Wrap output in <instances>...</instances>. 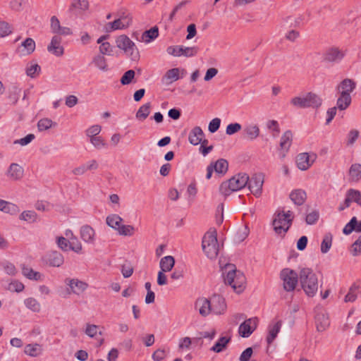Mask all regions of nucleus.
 I'll use <instances>...</instances> for the list:
<instances>
[{"label": "nucleus", "mask_w": 361, "mask_h": 361, "mask_svg": "<svg viewBox=\"0 0 361 361\" xmlns=\"http://www.w3.org/2000/svg\"><path fill=\"white\" fill-rule=\"evenodd\" d=\"M195 307L199 310L200 314L205 317L212 311L211 301L204 298H199L195 302Z\"/></svg>", "instance_id": "nucleus-22"}, {"label": "nucleus", "mask_w": 361, "mask_h": 361, "mask_svg": "<svg viewBox=\"0 0 361 361\" xmlns=\"http://www.w3.org/2000/svg\"><path fill=\"white\" fill-rule=\"evenodd\" d=\"M132 23V17L129 14L123 13L113 22L108 23L106 26L107 32H112L117 30H123L128 27Z\"/></svg>", "instance_id": "nucleus-8"}, {"label": "nucleus", "mask_w": 361, "mask_h": 361, "mask_svg": "<svg viewBox=\"0 0 361 361\" xmlns=\"http://www.w3.org/2000/svg\"><path fill=\"white\" fill-rule=\"evenodd\" d=\"M135 77V71L129 70L126 71L121 78V83L123 85L130 84Z\"/></svg>", "instance_id": "nucleus-56"}, {"label": "nucleus", "mask_w": 361, "mask_h": 361, "mask_svg": "<svg viewBox=\"0 0 361 361\" xmlns=\"http://www.w3.org/2000/svg\"><path fill=\"white\" fill-rule=\"evenodd\" d=\"M293 134L290 130H286L281 137L280 150L282 153V157H284L286 153L289 150L292 144Z\"/></svg>", "instance_id": "nucleus-21"}, {"label": "nucleus", "mask_w": 361, "mask_h": 361, "mask_svg": "<svg viewBox=\"0 0 361 361\" xmlns=\"http://www.w3.org/2000/svg\"><path fill=\"white\" fill-rule=\"evenodd\" d=\"M41 71L40 66L37 63L30 64L26 68V74L27 76L34 78Z\"/></svg>", "instance_id": "nucleus-51"}, {"label": "nucleus", "mask_w": 361, "mask_h": 361, "mask_svg": "<svg viewBox=\"0 0 361 361\" xmlns=\"http://www.w3.org/2000/svg\"><path fill=\"white\" fill-rule=\"evenodd\" d=\"M91 63L103 72H106L109 70L106 59L104 56L102 54L95 55L92 58Z\"/></svg>", "instance_id": "nucleus-29"}, {"label": "nucleus", "mask_w": 361, "mask_h": 361, "mask_svg": "<svg viewBox=\"0 0 361 361\" xmlns=\"http://www.w3.org/2000/svg\"><path fill=\"white\" fill-rule=\"evenodd\" d=\"M267 128L273 131V136L276 137L280 133V128L278 122L275 120H270L267 123Z\"/></svg>", "instance_id": "nucleus-55"}, {"label": "nucleus", "mask_w": 361, "mask_h": 361, "mask_svg": "<svg viewBox=\"0 0 361 361\" xmlns=\"http://www.w3.org/2000/svg\"><path fill=\"white\" fill-rule=\"evenodd\" d=\"M47 263L54 267H59L64 262V258L58 251H51L46 256Z\"/></svg>", "instance_id": "nucleus-18"}, {"label": "nucleus", "mask_w": 361, "mask_h": 361, "mask_svg": "<svg viewBox=\"0 0 361 361\" xmlns=\"http://www.w3.org/2000/svg\"><path fill=\"white\" fill-rule=\"evenodd\" d=\"M80 238L87 243H94L95 232L89 225H84L80 228Z\"/></svg>", "instance_id": "nucleus-27"}, {"label": "nucleus", "mask_w": 361, "mask_h": 361, "mask_svg": "<svg viewBox=\"0 0 361 361\" xmlns=\"http://www.w3.org/2000/svg\"><path fill=\"white\" fill-rule=\"evenodd\" d=\"M356 224V217L353 216L350 221L344 226L343 233L345 235H350L353 231H355Z\"/></svg>", "instance_id": "nucleus-60"}, {"label": "nucleus", "mask_w": 361, "mask_h": 361, "mask_svg": "<svg viewBox=\"0 0 361 361\" xmlns=\"http://www.w3.org/2000/svg\"><path fill=\"white\" fill-rule=\"evenodd\" d=\"M257 317H252L244 321L238 328V333L243 338L249 337L257 326Z\"/></svg>", "instance_id": "nucleus-9"}, {"label": "nucleus", "mask_w": 361, "mask_h": 361, "mask_svg": "<svg viewBox=\"0 0 361 361\" xmlns=\"http://www.w3.org/2000/svg\"><path fill=\"white\" fill-rule=\"evenodd\" d=\"M315 159V155H313ZM310 156L307 153H300L296 157V164L299 169L305 171L312 164L314 159L310 160Z\"/></svg>", "instance_id": "nucleus-19"}, {"label": "nucleus", "mask_w": 361, "mask_h": 361, "mask_svg": "<svg viewBox=\"0 0 361 361\" xmlns=\"http://www.w3.org/2000/svg\"><path fill=\"white\" fill-rule=\"evenodd\" d=\"M56 243L58 247L63 251H68L70 250L69 247L71 245V240H67L64 237H58L56 239Z\"/></svg>", "instance_id": "nucleus-58"}, {"label": "nucleus", "mask_w": 361, "mask_h": 361, "mask_svg": "<svg viewBox=\"0 0 361 361\" xmlns=\"http://www.w3.org/2000/svg\"><path fill=\"white\" fill-rule=\"evenodd\" d=\"M43 352L42 345L38 343L27 344L25 346L24 353L32 357L40 355Z\"/></svg>", "instance_id": "nucleus-30"}, {"label": "nucleus", "mask_w": 361, "mask_h": 361, "mask_svg": "<svg viewBox=\"0 0 361 361\" xmlns=\"http://www.w3.org/2000/svg\"><path fill=\"white\" fill-rule=\"evenodd\" d=\"M11 33L9 24L4 21H0V37H4Z\"/></svg>", "instance_id": "nucleus-62"}, {"label": "nucleus", "mask_w": 361, "mask_h": 361, "mask_svg": "<svg viewBox=\"0 0 361 361\" xmlns=\"http://www.w3.org/2000/svg\"><path fill=\"white\" fill-rule=\"evenodd\" d=\"M24 175L23 168L16 163H12L9 165L7 171H6V176L8 180L11 181L20 180Z\"/></svg>", "instance_id": "nucleus-12"}, {"label": "nucleus", "mask_w": 361, "mask_h": 361, "mask_svg": "<svg viewBox=\"0 0 361 361\" xmlns=\"http://www.w3.org/2000/svg\"><path fill=\"white\" fill-rule=\"evenodd\" d=\"M301 287L308 297H314L317 293L319 281L317 274L310 268H303L299 274Z\"/></svg>", "instance_id": "nucleus-1"}, {"label": "nucleus", "mask_w": 361, "mask_h": 361, "mask_svg": "<svg viewBox=\"0 0 361 361\" xmlns=\"http://www.w3.org/2000/svg\"><path fill=\"white\" fill-rule=\"evenodd\" d=\"M180 70L178 68H171L166 71V74L162 78V82L169 85L174 81L179 79Z\"/></svg>", "instance_id": "nucleus-31"}, {"label": "nucleus", "mask_w": 361, "mask_h": 361, "mask_svg": "<svg viewBox=\"0 0 361 361\" xmlns=\"http://www.w3.org/2000/svg\"><path fill=\"white\" fill-rule=\"evenodd\" d=\"M24 304L27 308L35 312H39L41 309L39 302L34 298H28L24 300Z\"/></svg>", "instance_id": "nucleus-47"}, {"label": "nucleus", "mask_w": 361, "mask_h": 361, "mask_svg": "<svg viewBox=\"0 0 361 361\" xmlns=\"http://www.w3.org/2000/svg\"><path fill=\"white\" fill-rule=\"evenodd\" d=\"M349 179L352 182H359L361 179V164H353L349 169Z\"/></svg>", "instance_id": "nucleus-32"}, {"label": "nucleus", "mask_w": 361, "mask_h": 361, "mask_svg": "<svg viewBox=\"0 0 361 361\" xmlns=\"http://www.w3.org/2000/svg\"><path fill=\"white\" fill-rule=\"evenodd\" d=\"M230 337H220L216 343L211 348V350L215 353H221L224 348H226L227 344L230 342Z\"/></svg>", "instance_id": "nucleus-40"}, {"label": "nucleus", "mask_w": 361, "mask_h": 361, "mask_svg": "<svg viewBox=\"0 0 361 361\" xmlns=\"http://www.w3.org/2000/svg\"><path fill=\"white\" fill-rule=\"evenodd\" d=\"M322 99L316 94L309 92L302 97H295L291 99L290 103L300 108H318L321 106Z\"/></svg>", "instance_id": "nucleus-4"}, {"label": "nucleus", "mask_w": 361, "mask_h": 361, "mask_svg": "<svg viewBox=\"0 0 361 361\" xmlns=\"http://www.w3.org/2000/svg\"><path fill=\"white\" fill-rule=\"evenodd\" d=\"M57 123L47 118H41L37 123V128L39 131H44L56 126Z\"/></svg>", "instance_id": "nucleus-45"}, {"label": "nucleus", "mask_w": 361, "mask_h": 361, "mask_svg": "<svg viewBox=\"0 0 361 361\" xmlns=\"http://www.w3.org/2000/svg\"><path fill=\"white\" fill-rule=\"evenodd\" d=\"M151 109V103L147 102L143 105H142L139 109L137 110L135 117L139 121H145L150 114Z\"/></svg>", "instance_id": "nucleus-38"}, {"label": "nucleus", "mask_w": 361, "mask_h": 361, "mask_svg": "<svg viewBox=\"0 0 361 361\" xmlns=\"http://www.w3.org/2000/svg\"><path fill=\"white\" fill-rule=\"evenodd\" d=\"M282 326L281 321H277L271 323L269 325L268 331L269 334L267 337V342L269 345H270L274 339L276 338L278 334L279 333L281 328Z\"/></svg>", "instance_id": "nucleus-24"}, {"label": "nucleus", "mask_w": 361, "mask_h": 361, "mask_svg": "<svg viewBox=\"0 0 361 361\" xmlns=\"http://www.w3.org/2000/svg\"><path fill=\"white\" fill-rule=\"evenodd\" d=\"M280 279L283 282V288L287 292H293L298 283L299 274L291 269L285 268L280 272Z\"/></svg>", "instance_id": "nucleus-6"}, {"label": "nucleus", "mask_w": 361, "mask_h": 361, "mask_svg": "<svg viewBox=\"0 0 361 361\" xmlns=\"http://www.w3.org/2000/svg\"><path fill=\"white\" fill-rule=\"evenodd\" d=\"M159 35V30L157 27H153L148 30L145 31L141 36V41L149 43L156 39Z\"/></svg>", "instance_id": "nucleus-36"}, {"label": "nucleus", "mask_w": 361, "mask_h": 361, "mask_svg": "<svg viewBox=\"0 0 361 361\" xmlns=\"http://www.w3.org/2000/svg\"><path fill=\"white\" fill-rule=\"evenodd\" d=\"M204 137L203 130L200 126L193 128L188 136L189 142L192 145H197L202 142V139Z\"/></svg>", "instance_id": "nucleus-25"}, {"label": "nucleus", "mask_w": 361, "mask_h": 361, "mask_svg": "<svg viewBox=\"0 0 361 361\" xmlns=\"http://www.w3.org/2000/svg\"><path fill=\"white\" fill-rule=\"evenodd\" d=\"M21 220L33 223L37 221V215L34 211H24L20 216Z\"/></svg>", "instance_id": "nucleus-50"}, {"label": "nucleus", "mask_w": 361, "mask_h": 361, "mask_svg": "<svg viewBox=\"0 0 361 361\" xmlns=\"http://www.w3.org/2000/svg\"><path fill=\"white\" fill-rule=\"evenodd\" d=\"M117 231L121 235L132 236L135 233V228L131 225L121 224Z\"/></svg>", "instance_id": "nucleus-49"}, {"label": "nucleus", "mask_w": 361, "mask_h": 361, "mask_svg": "<svg viewBox=\"0 0 361 361\" xmlns=\"http://www.w3.org/2000/svg\"><path fill=\"white\" fill-rule=\"evenodd\" d=\"M106 221L109 226L117 231L123 221V219L118 214H111L106 217Z\"/></svg>", "instance_id": "nucleus-39"}, {"label": "nucleus", "mask_w": 361, "mask_h": 361, "mask_svg": "<svg viewBox=\"0 0 361 361\" xmlns=\"http://www.w3.org/2000/svg\"><path fill=\"white\" fill-rule=\"evenodd\" d=\"M319 217V213L317 210H314L307 214L305 221L309 225H313L317 223Z\"/></svg>", "instance_id": "nucleus-57"}, {"label": "nucleus", "mask_w": 361, "mask_h": 361, "mask_svg": "<svg viewBox=\"0 0 361 361\" xmlns=\"http://www.w3.org/2000/svg\"><path fill=\"white\" fill-rule=\"evenodd\" d=\"M259 128L256 124H249L243 128V136L250 141L257 139L259 135Z\"/></svg>", "instance_id": "nucleus-23"}, {"label": "nucleus", "mask_w": 361, "mask_h": 361, "mask_svg": "<svg viewBox=\"0 0 361 361\" xmlns=\"http://www.w3.org/2000/svg\"><path fill=\"white\" fill-rule=\"evenodd\" d=\"M353 251L352 255L353 256H357L361 255V235L352 245Z\"/></svg>", "instance_id": "nucleus-64"}, {"label": "nucleus", "mask_w": 361, "mask_h": 361, "mask_svg": "<svg viewBox=\"0 0 361 361\" xmlns=\"http://www.w3.org/2000/svg\"><path fill=\"white\" fill-rule=\"evenodd\" d=\"M90 142L97 149H102L106 147L105 141L100 136L91 137Z\"/></svg>", "instance_id": "nucleus-63"}, {"label": "nucleus", "mask_w": 361, "mask_h": 361, "mask_svg": "<svg viewBox=\"0 0 361 361\" xmlns=\"http://www.w3.org/2000/svg\"><path fill=\"white\" fill-rule=\"evenodd\" d=\"M1 211L13 215L18 214L20 209L16 204L7 202Z\"/></svg>", "instance_id": "nucleus-54"}, {"label": "nucleus", "mask_w": 361, "mask_h": 361, "mask_svg": "<svg viewBox=\"0 0 361 361\" xmlns=\"http://www.w3.org/2000/svg\"><path fill=\"white\" fill-rule=\"evenodd\" d=\"M47 51L56 56H61L64 53V49L61 45V37L54 35L47 46Z\"/></svg>", "instance_id": "nucleus-15"}, {"label": "nucleus", "mask_w": 361, "mask_h": 361, "mask_svg": "<svg viewBox=\"0 0 361 361\" xmlns=\"http://www.w3.org/2000/svg\"><path fill=\"white\" fill-rule=\"evenodd\" d=\"M360 288V286L354 283L351 285L349 288L348 293L346 294L344 298L345 302H354L357 299V293Z\"/></svg>", "instance_id": "nucleus-44"}, {"label": "nucleus", "mask_w": 361, "mask_h": 361, "mask_svg": "<svg viewBox=\"0 0 361 361\" xmlns=\"http://www.w3.org/2000/svg\"><path fill=\"white\" fill-rule=\"evenodd\" d=\"M212 311L216 314H223L226 309L225 299L219 295H214L210 298Z\"/></svg>", "instance_id": "nucleus-14"}, {"label": "nucleus", "mask_w": 361, "mask_h": 361, "mask_svg": "<svg viewBox=\"0 0 361 361\" xmlns=\"http://www.w3.org/2000/svg\"><path fill=\"white\" fill-rule=\"evenodd\" d=\"M290 199L298 206L302 205L307 199V194L304 190L295 189L290 193Z\"/></svg>", "instance_id": "nucleus-28"}, {"label": "nucleus", "mask_w": 361, "mask_h": 361, "mask_svg": "<svg viewBox=\"0 0 361 361\" xmlns=\"http://www.w3.org/2000/svg\"><path fill=\"white\" fill-rule=\"evenodd\" d=\"M352 98L350 95H345L339 94L337 99L336 107L340 111L346 109L351 104Z\"/></svg>", "instance_id": "nucleus-37"}, {"label": "nucleus", "mask_w": 361, "mask_h": 361, "mask_svg": "<svg viewBox=\"0 0 361 361\" xmlns=\"http://www.w3.org/2000/svg\"><path fill=\"white\" fill-rule=\"evenodd\" d=\"M116 46L130 56L133 60L139 58V52L135 43L126 35H120L116 40Z\"/></svg>", "instance_id": "nucleus-7"}, {"label": "nucleus", "mask_w": 361, "mask_h": 361, "mask_svg": "<svg viewBox=\"0 0 361 361\" xmlns=\"http://www.w3.org/2000/svg\"><path fill=\"white\" fill-rule=\"evenodd\" d=\"M175 264V259L172 256H166L160 260V268L162 271L168 272L170 271L173 267Z\"/></svg>", "instance_id": "nucleus-35"}, {"label": "nucleus", "mask_w": 361, "mask_h": 361, "mask_svg": "<svg viewBox=\"0 0 361 361\" xmlns=\"http://www.w3.org/2000/svg\"><path fill=\"white\" fill-rule=\"evenodd\" d=\"M249 180V176L246 173H238L227 181L223 182L219 191L224 196H228L233 192L238 191L245 188Z\"/></svg>", "instance_id": "nucleus-2"}, {"label": "nucleus", "mask_w": 361, "mask_h": 361, "mask_svg": "<svg viewBox=\"0 0 361 361\" xmlns=\"http://www.w3.org/2000/svg\"><path fill=\"white\" fill-rule=\"evenodd\" d=\"M238 271L233 264H226L222 273L225 283L230 285L233 283L235 277L238 276Z\"/></svg>", "instance_id": "nucleus-20"}, {"label": "nucleus", "mask_w": 361, "mask_h": 361, "mask_svg": "<svg viewBox=\"0 0 361 361\" xmlns=\"http://www.w3.org/2000/svg\"><path fill=\"white\" fill-rule=\"evenodd\" d=\"M69 249L76 253H80L82 249L81 243L76 236L71 237V245Z\"/></svg>", "instance_id": "nucleus-52"}, {"label": "nucleus", "mask_w": 361, "mask_h": 361, "mask_svg": "<svg viewBox=\"0 0 361 361\" xmlns=\"http://www.w3.org/2000/svg\"><path fill=\"white\" fill-rule=\"evenodd\" d=\"M25 286L21 282L18 281H13L8 284L7 288L11 291L20 293L23 290Z\"/></svg>", "instance_id": "nucleus-59"}, {"label": "nucleus", "mask_w": 361, "mask_h": 361, "mask_svg": "<svg viewBox=\"0 0 361 361\" xmlns=\"http://www.w3.org/2000/svg\"><path fill=\"white\" fill-rule=\"evenodd\" d=\"M202 250L210 259H215L219 251V245L217 240L215 230L206 233L202 238Z\"/></svg>", "instance_id": "nucleus-3"}, {"label": "nucleus", "mask_w": 361, "mask_h": 361, "mask_svg": "<svg viewBox=\"0 0 361 361\" xmlns=\"http://www.w3.org/2000/svg\"><path fill=\"white\" fill-rule=\"evenodd\" d=\"M35 49V42L33 39L27 37L25 39L17 49V52L20 56H27L31 54Z\"/></svg>", "instance_id": "nucleus-17"}, {"label": "nucleus", "mask_w": 361, "mask_h": 361, "mask_svg": "<svg viewBox=\"0 0 361 361\" xmlns=\"http://www.w3.org/2000/svg\"><path fill=\"white\" fill-rule=\"evenodd\" d=\"M345 56V52L337 47H331L324 54V61L328 63H340Z\"/></svg>", "instance_id": "nucleus-11"}, {"label": "nucleus", "mask_w": 361, "mask_h": 361, "mask_svg": "<svg viewBox=\"0 0 361 361\" xmlns=\"http://www.w3.org/2000/svg\"><path fill=\"white\" fill-rule=\"evenodd\" d=\"M356 87V82L350 78L343 80L337 86L336 90L338 94L350 95Z\"/></svg>", "instance_id": "nucleus-16"}, {"label": "nucleus", "mask_w": 361, "mask_h": 361, "mask_svg": "<svg viewBox=\"0 0 361 361\" xmlns=\"http://www.w3.org/2000/svg\"><path fill=\"white\" fill-rule=\"evenodd\" d=\"M67 284L71 288V292L76 295H80L81 293L85 291L87 288V284L83 281H79L78 279H68L67 280Z\"/></svg>", "instance_id": "nucleus-26"}, {"label": "nucleus", "mask_w": 361, "mask_h": 361, "mask_svg": "<svg viewBox=\"0 0 361 361\" xmlns=\"http://www.w3.org/2000/svg\"><path fill=\"white\" fill-rule=\"evenodd\" d=\"M264 178L262 174H255L249 178L247 184L250 192L256 197L262 194Z\"/></svg>", "instance_id": "nucleus-10"}, {"label": "nucleus", "mask_w": 361, "mask_h": 361, "mask_svg": "<svg viewBox=\"0 0 361 361\" xmlns=\"http://www.w3.org/2000/svg\"><path fill=\"white\" fill-rule=\"evenodd\" d=\"M241 128L242 126L238 123H230L226 127V133L228 135H231L240 131Z\"/></svg>", "instance_id": "nucleus-61"}, {"label": "nucleus", "mask_w": 361, "mask_h": 361, "mask_svg": "<svg viewBox=\"0 0 361 361\" xmlns=\"http://www.w3.org/2000/svg\"><path fill=\"white\" fill-rule=\"evenodd\" d=\"M315 319L317 329L319 331H324L329 326L328 317L323 313L317 314Z\"/></svg>", "instance_id": "nucleus-33"}, {"label": "nucleus", "mask_w": 361, "mask_h": 361, "mask_svg": "<svg viewBox=\"0 0 361 361\" xmlns=\"http://www.w3.org/2000/svg\"><path fill=\"white\" fill-rule=\"evenodd\" d=\"M332 235L330 233H328L324 235L322 242L321 243V252L323 254L327 253L331 245H332Z\"/></svg>", "instance_id": "nucleus-46"}, {"label": "nucleus", "mask_w": 361, "mask_h": 361, "mask_svg": "<svg viewBox=\"0 0 361 361\" xmlns=\"http://www.w3.org/2000/svg\"><path fill=\"white\" fill-rule=\"evenodd\" d=\"M99 168V164L95 159H91L85 164H82L75 167L72 171L71 173L75 176H80L87 171H94Z\"/></svg>", "instance_id": "nucleus-13"}, {"label": "nucleus", "mask_w": 361, "mask_h": 361, "mask_svg": "<svg viewBox=\"0 0 361 361\" xmlns=\"http://www.w3.org/2000/svg\"><path fill=\"white\" fill-rule=\"evenodd\" d=\"M22 273L23 276L30 280L39 281L41 280V274L38 271H34L32 268L23 267L22 268Z\"/></svg>", "instance_id": "nucleus-42"}, {"label": "nucleus", "mask_w": 361, "mask_h": 361, "mask_svg": "<svg viewBox=\"0 0 361 361\" xmlns=\"http://www.w3.org/2000/svg\"><path fill=\"white\" fill-rule=\"evenodd\" d=\"M245 283V277L240 271L238 272V276L235 277L234 282L230 286L237 293H240L243 290L244 284Z\"/></svg>", "instance_id": "nucleus-34"}, {"label": "nucleus", "mask_w": 361, "mask_h": 361, "mask_svg": "<svg viewBox=\"0 0 361 361\" xmlns=\"http://www.w3.org/2000/svg\"><path fill=\"white\" fill-rule=\"evenodd\" d=\"M199 51L197 47L180 46V56L192 57L197 55Z\"/></svg>", "instance_id": "nucleus-43"}, {"label": "nucleus", "mask_w": 361, "mask_h": 361, "mask_svg": "<svg viewBox=\"0 0 361 361\" xmlns=\"http://www.w3.org/2000/svg\"><path fill=\"white\" fill-rule=\"evenodd\" d=\"M346 192L351 202H354L359 206H361V192L360 190L350 188Z\"/></svg>", "instance_id": "nucleus-48"}, {"label": "nucleus", "mask_w": 361, "mask_h": 361, "mask_svg": "<svg viewBox=\"0 0 361 361\" xmlns=\"http://www.w3.org/2000/svg\"><path fill=\"white\" fill-rule=\"evenodd\" d=\"M213 167L216 173L224 175L228 171V163L224 159H219L213 164Z\"/></svg>", "instance_id": "nucleus-41"}, {"label": "nucleus", "mask_w": 361, "mask_h": 361, "mask_svg": "<svg viewBox=\"0 0 361 361\" xmlns=\"http://www.w3.org/2000/svg\"><path fill=\"white\" fill-rule=\"evenodd\" d=\"M99 54L103 56L108 55L111 56L113 53V47L108 42H104V43H102L99 46Z\"/></svg>", "instance_id": "nucleus-53"}, {"label": "nucleus", "mask_w": 361, "mask_h": 361, "mask_svg": "<svg viewBox=\"0 0 361 361\" xmlns=\"http://www.w3.org/2000/svg\"><path fill=\"white\" fill-rule=\"evenodd\" d=\"M293 219V212L289 210L286 212H279L273 221L275 232L278 234L286 233L292 224Z\"/></svg>", "instance_id": "nucleus-5"}]
</instances>
